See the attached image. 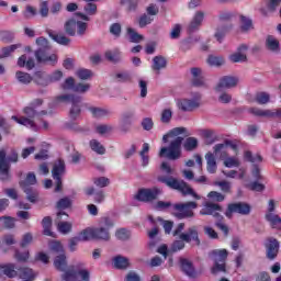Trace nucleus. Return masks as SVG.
Masks as SVG:
<instances>
[{
  "mask_svg": "<svg viewBox=\"0 0 281 281\" xmlns=\"http://www.w3.org/2000/svg\"><path fill=\"white\" fill-rule=\"evenodd\" d=\"M180 135L188 136V128L186 127H175L169 133L162 136V142L165 144L168 139H172L169 147H162L159 151V157H164L166 154L167 159H171L172 161L179 159L181 157V144H183V137Z\"/></svg>",
  "mask_w": 281,
  "mask_h": 281,
  "instance_id": "obj_1",
  "label": "nucleus"
},
{
  "mask_svg": "<svg viewBox=\"0 0 281 281\" xmlns=\"http://www.w3.org/2000/svg\"><path fill=\"white\" fill-rule=\"evenodd\" d=\"M43 105V99H35L33 100L30 105L25 106L23 109V113L26 116H11V120L16 122V124H21L22 126H26V128H32L33 131H38V126L36 125V122L34 120H41V117L47 115L46 110H42L37 112L36 110L38 106Z\"/></svg>",
  "mask_w": 281,
  "mask_h": 281,
  "instance_id": "obj_2",
  "label": "nucleus"
},
{
  "mask_svg": "<svg viewBox=\"0 0 281 281\" xmlns=\"http://www.w3.org/2000/svg\"><path fill=\"white\" fill-rule=\"evenodd\" d=\"M221 212H223V209L221 205L212 202H206L202 210L200 211L201 216H213L214 220H216V227L223 232L225 236L229 234V228L227 225H225L223 221V215H221Z\"/></svg>",
  "mask_w": 281,
  "mask_h": 281,
  "instance_id": "obj_3",
  "label": "nucleus"
},
{
  "mask_svg": "<svg viewBox=\"0 0 281 281\" xmlns=\"http://www.w3.org/2000/svg\"><path fill=\"white\" fill-rule=\"evenodd\" d=\"M158 181H160V183H166L168 188H171L172 190H179L182 194H190L193 199H196L198 201L201 200V195L196 194V192H194V190L183 180H178L172 177H159Z\"/></svg>",
  "mask_w": 281,
  "mask_h": 281,
  "instance_id": "obj_4",
  "label": "nucleus"
},
{
  "mask_svg": "<svg viewBox=\"0 0 281 281\" xmlns=\"http://www.w3.org/2000/svg\"><path fill=\"white\" fill-rule=\"evenodd\" d=\"M60 102H66L71 104L70 112H69L71 120H76L78 115H80L82 97L76 95V94H61L56 97L55 104H60Z\"/></svg>",
  "mask_w": 281,
  "mask_h": 281,
  "instance_id": "obj_5",
  "label": "nucleus"
},
{
  "mask_svg": "<svg viewBox=\"0 0 281 281\" xmlns=\"http://www.w3.org/2000/svg\"><path fill=\"white\" fill-rule=\"evenodd\" d=\"M16 161H19V154L14 150L5 158V149H0V179L2 181L10 179V164H16Z\"/></svg>",
  "mask_w": 281,
  "mask_h": 281,
  "instance_id": "obj_6",
  "label": "nucleus"
},
{
  "mask_svg": "<svg viewBox=\"0 0 281 281\" xmlns=\"http://www.w3.org/2000/svg\"><path fill=\"white\" fill-rule=\"evenodd\" d=\"M210 258L213 259L214 266L212 268V273H225V261L227 260V256L229 252L227 249H215L209 254Z\"/></svg>",
  "mask_w": 281,
  "mask_h": 281,
  "instance_id": "obj_7",
  "label": "nucleus"
},
{
  "mask_svg": "<svg viewBox=\"0 0 281 281\" xmlns=\"http://www.w3.org/2000/svg\"><path fill=\"white\" fill-rule=\"evenodd\" d=\"M115 223L110 217H102L99 222V227L94 229V240H110V229L114 227Z\"/></svg>",
  "mask_w": 281,
  "mask_h": 281,
  "instance_id": "obj_8",
  "label": "nucleus"
},
{
  "mask_svg": "<svg viewBox=\"0 0 281 281\" xmlns=\"http://www.w3.org/2000/svg\"><path fill=\"white\" fill-rule=\"evenodd\" d=\"M78 276H80L81 280L89 281L90 273L87 269H85V263L79 262L72 267V269L67 270L63 276L61 280L65 281H78Z\"/></svg>",
  "mask_w": 281,
  "mask_h": 281,
  "instance_id": "obj_9",
  "label": "nucleus"
},
{
  "mask_svg": "<svg viewBox=\"0 0 281 281\" xmlns=\"http://www.w3.org/2000/svg\"><path fill=\"white\" fill-rule=\"evenodd\" d=\"M50 250L54 251V254H58L54 261L55 268L58 269V271H65V269H67V257L65 256L63 244H60V241H53L50 244Z\"/></svg>",
  "mask_w": 281,
  "mask_h": 281,
  "instance_id": "obj_10",
  "label": "nucleus"
},
{
  "mask_svg": "<svg viewBox=\"0 0 281 281\" xmlns=\"http://www.w3.org/2000/svg\"><path fill=\"white\" fill-rule=\"evenodd\" d=\"M66 172L65 160L55 161L52 169V177L55 181V192H60L63 190V176Z\"/></svg>",
  "mask_w": 281,
  "mask_h": 281,
  "instance_id": "obj_11",
  "label": "nucleus"
},
{
  "mask_svg": "<svg viewBox=\"0 0 281 281\" xmlns=\"http://www.w3.org/2000/svg\"><path fill=\"white\" fill-rule=\"evenodd\" d=\"M196 207H198L196 202L175 204L173 210L177 211L175 213V216L177 218H192V216H194L193 210H196Z\"/></svg>",
  "mask_w": 281,
  "mask_h": 281,
  "instance_id": "obj_12",
  "label": "nucleus"
},
{
  "mask_svg": "<svg viewBox=\"0 0 281 281\" xmlns=\"http://www.w3.org/2000/svg\"><path fill=\"white\" fill-rule=\"evenodd\" d=\"M201 106V98H184L177 101V108L183 113H192Z\"/></svg>",
  "mask_w": 281,
  "mask_h": 281,
  "instance_id": "obj_13",
  "label": "nucleus"
},
{
  "mask_svg": "<svg viewBox=\"0 0 281 281\" xmlns=\"http://www.w3.org/2000/svg\"><path fill=\"white\" fill-rule=\"evenodd\" d=\"M241 214L243 216H247L251 214V206L245 202H237L228 204V207L225 212V216L227 218H232V214Z\"/></svg>",
  "mask_w": 281,
  "mask_h": 281,
  "instance_id": "obj_14",
  "label": "nucleus"
},
{
  "mask_svg": "<svg viewBox=\"0 0 281 281\" xmlns=\"http://www.w3.org/2000/svg\"><path fill=\"white\" fill-rule=\"evenodd\" d=\"M238 77L224 76L220 78L217 85L215 86L216 93H223L227 89H234L238 87Z\"/></svg>",
  "mask_w": 281,
  "mask_h": 281,
  "instance_id": "obj_15",
  "label": "nucleus"
},
{
  "mask_svg": "<svg viewBox=\"0 0 281 281\" xmlns=\"http://www.w3.org/2000/svg\"><path fill=\"white\" fill-rule=\"evenodd\" d=\"M234 150V153H238V145L234 140H225L224 144H217L213 147V150L216 157L220 159H225L227 157V150Z\"/></svg>",
  "mask_w": 281,
  "mask_h": 281,
  "instance_id": "obj_16",
  "label": "nucleus"
},
{
  "mask_svg": "<svg viewBox=\"0 0 281 281\" xmlns=\"http://www.w3.org/2000/svg\"><path fill=\"white\" fill-rule=\"evenodd\" d=\"M159 194H161V189L159 188L140 189L135 195V199L137 201H143L144 203H150V201H155Z\"/></svg>",
  "mask_w": 281,
  "mask_h": 281,
  "instance_id": "obj_17",
  "label": "nucleus"
},
{
  "mask_svg": "<svg viewBox=\"0 0 281 281\" xmlns=\"http://www.w3.org/2000/svg\"><path fill=\"white\" fill-rule=\"evenodd\" d=\"M278 251H280V243L278 239L270 237L266 243V255L269 260H276L278 258Z\"/></svg>",
  "mask_w": 281,
  "mask_h": 281,
  "instance_id": "obj_18",
  "label": "nucleus"
},
{
  "mask_svg": "<svg viewBox=\"0 0 281 281\" xmlns=\"http://www.w3.org/2000/svg\"><path fill=\"white\" fill-rule=\"evenodd\" d=\"M35 58L37 63H47L48 65H56L58 63V56L56 54L49 55L47 49L38 48L35 52Z\"/></svg>",
  "mask_w": 281,
  "mask_h": 281,
  "instance_id": "obj_19",
  "label": "nucleus"
},
{
  "mask_svg": "<svg viewBox=\"0 0 281 281\" xmlns=\"http://www.w3.org/2000/svg\"><path fill=\"white\" fill-rule=\"evenodd\" d=\"M69 218V215L65 212H58L56 217L57 229L60 234H69L71 232L72 224L70 222H63Z\"/></svg>",
  "mask_w": 281,
  "mask_h": 281,
  "instance_id": "obj_20",
  "label": "nucleus"
},
{
  "mask_svg": "<svg viewBox=\"0 0 281 281\" xmlns=\"http://www.w3.org/2000/svg\"><path fill=\"white\" fill-rule=\"evenodd\" d=\"M180 240H184V243H195V245H201V239H199V229L196 226H191L188 228L186 233L180 234Z\"/></svg>",
  "mask_w": 281,
  "mask_h": 281,
  "instance_id": "obj_21",
  "label": "nucleus"
},
{
  "mask_svg": "<svg viewBox=\"0 0 281 281\" xmlns=\"http://www.w3.org/2000/svg\"><path fill=\"white\" fill-rule=\"evenodd\" d=\"M247 49H249V46L241 44L236 53L229 55L231 63H245L247 60Z\"/></svg>",
  "mask_w": 281,
  "mask_h": 281,
  "instance_id": "obj_22",
  "label": "nucleus"
},
{
  "mask_svg": "<svg viewBox=\"0 0 281 281\" xmlns=\"http://www.w3.org/2000/svg\"><path fill=\"white\" fill-rule=\"evenodd\" d=\"M134 122H135V111L131 110V111L124 112L121 117V131L126 133L128 131L126 126H131V124H133Z\"/></svg>",
  "mask_w": 281,
  "mask_h": 281,
  "instance_id": "obj_23",
  "label": "nucleus"
},
{
  "mask_svg": "<svg viewBox=\"0 0 281 281\" xmlns=\"http://www.w3.org/2000/svg\"><path fill=\"white\" fill-rule=\"evenodd\" d=\"M203 19H205V13L203 11L195 12L191 22L189 23V32H196V30L201 27Z\"/></svg>",
  "mask_w": 281,
  "mask_h": 281,
  "instance_id": "obj_24",
  "label": "nucleus"
},
{
  "mask_svg": "<svg viewBox=\"0 0 281 281\" xmlns=\"http://www.w3.org/2000/svg\"><path fill=\"white\" fill-rule=\"evenodd\" d=\"M266 49L272 54H280V41L273 35H268L266 37Z\"/></svg>",
  "mask_w": 281,
  "mask_h": 281,
  "instance_id": "obj_25",
  "label": "nucleus"
},
{
  "mask_svg": "<svg viewBox=\"0 0 281 281\" xmlns=\"http://www.w3.org/2000/svg\"><path fill=\"white\" fill-rule=\"evenodd\" d=\"M191 76L194 87H205V79L203 78V70L201 68H191Z\"/></svg>",
  "mask_w": 281,
  "mask_h": 281,
  "instance_id": "obj_26",
  "label": "nucleus"
},
{
  "mask_svg": "<svg viewBox=\"0 0 281 281\" xmlns=\"http://www.w3.org/2000/svg\"><path fill=\"white\" fill-rule=\"evenodd\" d=\"M18 276L21 280L24 281H34L36 280V272L32 268H19Z\"/></svg>",
  "mask_w": 281,
  "mask_h": 281,
  "instance_id": "obj_27",
  "label": "nucleus"
},
{
  "mask_svg": "<svg viewBox=\"0 0 281 281\" xmlns=\"http://www.w3.org/2000/svg\"><path fill=\"white\" fill-rule=\"evenodd\" d=\"M115 269H127L131 267V260L122 255H119L112 259Z\"/></svg>",
  "mask_w": 281,
  "mask_h": 281,
  "instance_id": "obj_28",
  "label": "nucleus"
},
{
  "mask_svg": "<svg viewBox=\"0 0 281 281\" xmlns=\"http://www.w3.org/2000/svg\"><path fill=\"white\" fill-rule=\"evenodd\" d=\"M180 266L186 276H189V278H194L196 272L194 271V267L192 266V262H190V260L186 258H180Z\"/></svg>",
  "mask_w": 281,
  "mask_h": 281,
  "instance_id": "obj_29",
  "label": "nucleus"
},
{
  "mask_svg": "<svg viewBox=\"0 0 281 281\" xmlns=\"http://www.w3.org/2000/svg\"><path fill=\"white\" fill-rule=\"evenodd\" d=\"M205 159H206V170H207V172H210V175H214V172H216V170H217L216 157H214V154L209 151L205 155Z\"/></svg>",
  "mask_w": 281,
  "mask_h": 281,
  "instance_id": "obj_30",
  "label": "nucleus"
},
{
  "mask_svg": "<svg viewBox=\"0 0 281 281\" xmlns=\"http://www.w3.org/2000/svg\"><path fill=\"white\" fill-rule=\"evenodd\" d=\"M265 220L267 221V223H269L270 227H272V229H281V217L280 215L273 213L270 215H265Z\"/></svg>",
  "mask_w": 281,
  "mask_h": 281,
  "instance_id": "obj_31",
  "label": "nucleus"
},
{
  "mask_svg": "<svg viewBox=\"0 0 281 281\" xmlns=\"http://www.w3.org/2000/svg\"><path fill=\"white\" fill-rule=\"evenodd\" d=\"M77 237L81 240V243H85L87 240H95V234L93 228H86L81 231Z\"/></svg>",
  "mask_w": 281,
  "mask_h": 281,
  "instance_id": "obj_32",
  "label": "nucleus"
},
{
  "mask_svg": "<svg viewBox=\"0 0 281 281\" xmlns=\"http://www.w3.org/2000/svg\"><path fill=\"white\" fill-rule=\"evenodd\" d=\"M90 112L93 117H97L98 120H102V117H109V115H111V110L106 108H91Z\"/></svg>",
  "mask_w": 281,
  "mask_h": 281,
  "instance_id": "obj_33",
  "label": "nucleus"
},
{
  "mask_svg": "<svg viewBox=\"0 0 281 281\" xmlns=\"http://www.w3.org/2000/svg\"><path fill=\"white\" fill-rule=\"evenodd\" d=\"M21 47V44H12L10 46L3 47L0 49V59L9 58V56H12L16 49Z\"/></svg>",
  "mask_w": 281,
  "mask_h": 281,
  "instance_id": "obj_34",
  "label": "nucleus"
},
{
  "mask_svg": "<svg viewBox=\"0 0 281 281\" xmlns=\"http://www.w3.org/2000/svg\"><path fill=\"white\" fill-rule=\"evenodd\" d=\"M105 58L106 60H110V63H120L122 60V53L120 49L114 48L105 52Z\"/></svg>",
  "mask_w": 281,
  "mask_h": 281,
  "instance_id": "obj_35",
  "label": "nucleus"
},
{
  "mask_svg": "<svg viewBox=\"0 0 281 281\" xmlns=\"http://www.w3.org/2000/svg\"><path fill=\"white\" fill-rule=\"evenodd\" d=\"M149 150H150V144L144 143L143 148L139 153L140 159H142V166H144V168H146V166H148L150 161V158L147 156Z\"/></svg>",
  "mask_w": 281,
  "mask_h": 281,
  "instance_id": "obj_36",
  "label": "nucleus"
},
{
  "mask_svg": "<svg viewBox=\"0 0 281 281\" xmlns=\"http://www.w3.org/2000/svg\"><path fill=\"white\" fill-rule=\"evenodd\" d=\"M232 30V24H225L222 26H218L215 32V38L218 41V43L223 42V38H225V34H227Z\"/></svg>",
  "mask_w": 281,
  "mask_h": 281,
  "instance_id": "obj_37",
  "label": "nucleus"
},
{
  "mask_svg": "<svg viewBox=\"0 0 281 281\" xmlns=\"http://www.w3.org/2000/svg\"><path fill=\"white\" fill-rule=\"evenodd\" d=\"M126 32L131 43H142L144 41V35L137 33L133 27H127Z\"/></svg>",
  "mask_w": 281,
  "mask_h": 281,
  "instance_id": "obj_38",
  "label": "nucleus"
},
{
  "mask_svg": "<svg viewBox=\"0 0 281 281\" xmlns=\"http://www.w3.org/2000/svg\"><path fill=\"white\" fill-rule=\"evenodd\" d=\"M3 274L7 278H16L19 276V268L14 263L4 265Z\"/></svg>",
  "mask_w": 281,
  "mask_h": 281,
  "instance_id": "obj_39",
  "label": "nucleus"
},
{
  "mask_svg": "<svg viewBox=\"0 0 281 281\" xmlns=\"http://www.w3.org/2000/svg\"><path fill=\"white\" fill-rule=\"evenodd\" d=\"M198 147H199V139H196V137H188L183 143L184 150L189 153L192 150H196Z\"/></svg>",
  "mask_w": 281,
  "mask_h": 281,
  "instance_id": "obj_40",
  "label": "nucleus"
},
{
  "mask_svg": "<svg viewBox=\"0 0 281 281\" xmlns=\"http://www.w3.org/2000/svg\"><path fill=\"white\" fill-rule=\"evenodd\" d=\"M166 65H167V61H166L165 57L156 56L153 59V66L151 67H153L154 71H160V69H166Z\"/></svg>",
  "mask_w": 281,
  "mask_h": 281,
  "instance_id": "obj_41",
  "label": "nucleus"
},
{
  "mask_svg": "<svg viewBox=\"0 0 281 281\" xmlns=\"http://www.w3.org/2000/svg\"><path fill=\"white\" fill-rule=\"evenodd\" d=\"M221 159L224 160L225 168H238L240 166V160L236 156H233V157L225 156L224 158H221Z\"/></svg>",
  "mask_w": 281,
  "mask_h": 281,
  "instance_id": "obj_42",
  "label": "nucleus"
},
{
  "mask_svg": "<svg viewBox=\"0 0 281 281\" xmlns=\"http://www.w3.org/2000/svg\"><path fill=\"white\" fill-rule=\"evenodd\" d=\"M90 148L93 153H97V155H104V153H106V148H104V145L98 139L90 140Z\"/></svg>",
  "mask_w": 281,
  "mask_h": 281,
  "instance_id": "obj_43",
  "label": "nucleus"
},
{
  "mask_svg": "<svg viewBox=\"0 0 281 281\" xmlns=\"http://www.w3.org/2000/svg\"><path fill=\"white\" fill-rule=\"evenodd\" d=\"M76 25H77V21L74 19L66 21L64 25V30L66 34H68V36H76Z\"/></svg>",
  "mask_w": 281,
  "mask_h": 281,
  "instance_id": "obj_44",
  "label": "nucleus"
},
{
  "mask_svg": "<svg viewBox=\"0 0 281 281\" xmlns=\"http://www.w3.org/2000/svg\"><path fill=\"white\" fill-rule=\"evenodd\" d=\"M15 78L21 85H30L32 82V76L27 72L16 71Z\"/></svg>",
  "mask_w": 281,
  "mask_h": 281,
  "instance_id": "obj_45",
  "label": "nucleus"
},
{
  "mask_svg": "<svg viewBox=\"0 0 281 281\" xmlns=\"http://www.w3.org/2000/svg\"><path fill=\"white\" fill-rule=\"evenodd\" d=\"M257 104H269V101L271 100V94L268 92H258L255 97Z\"/></svg>",
  "mask_w": 281,
  "mask_h": 281,
  "instance_id": "obj_46",
  "label": "nucleus"
},
{
  "mask_svg": "<svg viewBox=\"0 0 281 281\" xmlns=\"http://www.w3.org/2000/svg\"><path fill=\"white\" fill-rule=\"evenodd\" d=\"M207 63H209V65H211V67H222V65H225V58H223L221 56L211 55L207 58Z\"/></svg>",
  "mask_w": 281,
  "mask_h": 281,
  "instance_id": "obj_47",
  "label": "nucleus"
},
{
  "mask_svg": "<svg viewBox=\"0 0 281 281\" xmlns=\"http://www.w3.org/2000/svg\"><path fill=\"white\" fill-rule=\"evenodd\" d=\"M27 186H36V175L32 172L27 173L25 181L21 182V187L23 190H30Z\"/></svg>",
  "mask_w": 281,
  "mask_h": 281,
  "instance_id": "obj_48",
  "label": "nucleus"
},
{
  "mask_svg": "<svg viewBox=\"0 0 281 281\" xmlns=\"http://www.w3.org/2000/svg\"><path fill=\"white\" fill-rule=\"evenodd\" d=\"M115 237L117 240H128V238H131V231L126 228H119L115 232Z\"/></svg>",
  "mask_w": 281,
  "mask_h": 281,
  "instance_id": "obj_49",
  "label": "nucleus"
},
{
  "mask_svg": "<svg viewBox=\"0 0 281 281\" xmlns=\"http://www.w3.org/2000/svg\"><path fill=\"white\" fill-rule=\"evenodd\" d=\"M52 38L55 43H58V45H69V43H71V40L65 36V34H55L52 35Z\"/></svg>",
  "mask_w": 281,
  "mask_h": 281,
  "instance_id": "obj_50",
  "label": "nucleus"
},
{
  "mask_svg": "<svg viewBox=\"0 0 281 281\" xmlns=\"http://www.w3.org/2000/svg\"><path fill=\"white\" fill-rule=\"evenodd\" d=\"M115 78L117 82H131L133 80V75L131 72L123 71V72H117L115 75Z\"/></svg>",
  "mask_w": 281,
  "mask_h": 281,
  "instance_id": "obj_51",
  "label": "nucleus"
},
{
  "mask_svg": "<svg viewBox=\"0 0 281 281\" xmlns=\"http://www.w3.org/2000/svg\"><path fill=\"white\" fill-rule=\"evenodd\" d=\"M35 82L40 85L41 87H47L48 85H52V81H49V77L43 76V74L38 72L35 78Z\"/></svg>",
  "mask_w": 281,
  "mask_h": 281,
  "instance_id": "obj_52",
  "label": "nucleus"
},
{
  "mask_svg": "<svg viewBox=\"0 0 281 281\" xmlns=\"http://www.w3.org/2000/svg\"><path fill=\"white\" fill-rule=\"evenodd\" d=\"M42 225L44 227V234L45 236H52V217L46 216L42 221Z\"/></svg>",
  "mask_w": 281,
  "mask_h": 281,
  "instance_id": "obj_53",
  "label": "nucleus"
},
{
  "mask_svg": "<svg viewBox=\"0 0 281 281\" xmlns=\"http://www.w3.org/2000/svg\"><path fill=\"white\" fill-rule=\"evenodd\" d=\"M75 87H76V81L74 80V77H68L61 83V89H64V91H74Z\"/></svg>",
  "mask_w": 281,
  "mask_h": 281,
  "instance_id": "obj_54",
  "label": "nucleus"
},
{
  "mask_svg": "<svg viewBox=\"0 0 281 281\" xmlns=\"http://www.w3.org/2000/svg\"><path fill=\"white\" fill-rule=\"evenodd\" d=\"M0 221L3 222V226L5 229H14V223H16V220L11 216H2L0 217Z\"/></svg>",
  "mask_w": 281,
  "mask_h": 281,
  "instance_id": "obj_55",
  "label": "nucleus"
},
{
  "mask_svg": "<svg viewBox=\"0 0 281 281\" xmlns=\"http://www.w3.org/2000/svg\"><path fill=\"white\" fill-rule=\"evenodd\" d=\"M111 131H113L112 125L99 124V125L95 126V132L99 135H108V133H111Z\"/></svg>",
  "mask_w": 281,
  "mask_h": 281,
  "instance_id": "obj_56",
  "label": "nucleus"
},
{
  "mask_svg": "<svg viewBox=\"0 0 281 281\" xmlns=\"http://www.w3.org/2000/svg\"><path fill=\"white\" fill-rule=\"evenodd\" d=\"M172 120V109H165L161 112L160 121L162 124H169V122Z\"/></svg>",
  "mask_w": 281,
  "mask_h": 281,
  "instance_id": "obj_57",
  "label": "nucleus"
},
{
  "mask_svg": "<svg viewBox=\"0 0 281 281\" xmlns=\"http://www.w3.org/2000/svg\"><path fill=\"white\" fill-rule=\"evenodd\" d=\"M40 14L43 16V19H47V16H49V2H40Z\"/></svg>",
  "mask_w": 281,
  "mask_h": 281,
  "instance_id": "obj_58",
  "label": "nucleus"
},
{
  "mask_svg": "<svg viewBox=\"0 0 281 281\" xmlns=\"http://www.w3.org/2000/svg\"><path fill=\"white\" fill-rule=\"evenodd\" d=\"M57 210H67L68 207H71V199L69 198H63L60 199L56 204Z\"/></svg>",
  "mask_w": 281,
  "mask_h": 281,
  "instance_id": "obj_59",
  "label": "nucleus"
},
{
  "mask_svg": "<svg viewBox=\"0 0 281 281\" xmlns=\"http://www.w3.org/2000/svg\"><path fill=\"white\" fill-rule=\"evenodd\" d=\"M121 5H125L130 12L137 10V0H121Z\"/></svg>",
  "mask_w": 281,
  "mask_h": 281,
  "instance_id": "obj_60",
  "label": "nucleus"
},
{
  "mask_svg": "<svg viewBox=\"0 0 281 281\" xmlns=\"http://www.w3.org/2000/svg\"><path fill=\"white\" fill-rule=\"evenodd\" d=\"M86 33H87V22L77 21L76 34L78 36H85Z\"/></svg>",
  "mask_w": 281,
  "mask_h": 281,
  "instance_id": "obj_61",
  "label": "nucleus"
},
{
  "mask_svg": "<svg viewBox=\"0 0 281 281\" xmlns=\"http://www.w3.org/2000/svg\"><path fill=\"white\" fill-rule=\"evenodd\" d=\"M245 157H246L247 161H250L251 164H260V161H262V156H260L258 154H256L254 156V154H251V151H246Z\"/></svg>",
  "mask_w": 281,
  "mask_h": 281,
  "instance_id": "obj_62",
  "label": "nucleus"
},
{
  "mask_svg": "<svg viewBox=\"0 0 281 281\" xmlns=\"http://www.w3.org/2000/svg\"><path fill=\"white\" fill-rule=\"evenodd\" d=\"M93 74L89 69L81 68L77 70V76L80 80H89Z\"/></svg>",
  "mask_w": 281,
  "mask_h": 281,
  "instance_id": "obj_63",
  "label": "nucleus"
},
{
  "mask_svg": "<svg viewBox=\"0 0 281 281\" xmlns=\"http://www.w3.org/2000/svg\"><path fill=\"white\" fill-rule=\"evenodd\" d=\"M91 89V85L89 83H77L75 85L74 91L76 93H87Z\"/></svg>",
  "mask_w": 281,
  "mask_h": 281,
  "instance_id": "obj_64",
  "label": "nucleus"
}]
</instances>
